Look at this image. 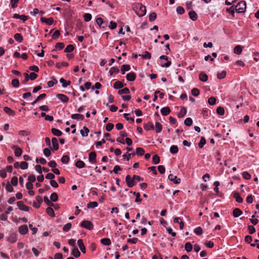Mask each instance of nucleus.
<instances>
[{
  "mask_svg": "<svg viewBox=\"0 0 259 259\" xmlns=\"http://www.w3.org/2000/svg\"><path fill=\"white\" fill-rule=\"evenodd\" d=\"M137 8L139 9V12L137 13V15L139 17H142L146 14V9L145 6L139 3L137 5Z\"/></svg>",
  "mask_w": 259,
  "mask_h": 259,
  "instance_id": "f257e3e1",
  "label": "nucleus"
},
{
  "mask_svg": "<svg viewBox=\"0 0 259 259\" xmlns=\"http://www.w3.org/2000/svg\"><path fill=\"white\" fill-rule=\"evenodd\" d=\"M246 9V3L245 2H241L236 6V11L238 13H243Z\"/></svg>",
  "mask_w": 259,
  "mask_h": 259,
  "instance_id": "f03ea898",
  "label": "nucleus"
},
{
  "mask_svg": "<svg viewBox=\"0 0 259 259\" xmlns=\"http://www.w3.org/2000/svg\"><path fill=\"white\" fill-rule=\"evenodd\" d=\"M81 227L84 228L88 230H91L94 228V225L92 223L89 221H83L80 224Z\"/></svg>",
  "mask_w": 259,
  "mask_h": 259,
  "instance_id": "7ed1b4c3",
  "label": "nucleus"
},
{
  "mask_svg": "<svg viewBox=\"0 0 259 259\" xmlns=\"http://www.w3.org/2000/svg\"><path fill=\"white\" fill-rule=\"evenodd\" d=\"M125 182L128 187H132L135 185L134 179H132L130 175H127L125 177Z\"/></svg>",
  "mask_w": 259,
  "mask_h": 259,
  "instance_id": "20e7f679",
  "label": "nucleus"
},
{
  "mask_svg": "<svg viewBox=\"0 0 259 259\" xmlns=\"http://www.w3.org/2000/svg\"><path fill=\"white\" fill-rule=\"evenodd\" d=\"M17 206L19 207L20 210L25 211H28L29 210V208L28 206L25 205L23 202L22 201H20L17 202Z\"/></svg>",
  "mask_w": 259,
  "mask_h": 259,
  "instance_id": "39448f33",
  "label": "nucleus"
},
{
  "mask_svg": "<svg viewBox=\"0 0 259 259\" xmlns=\"http://www.w3.org/2000/svg\"><path fill=\"white\" fill-rule=\"evenodd\" d=\"M168 179L169 180L172 181L175 184H178L181 183V179L178 178L177 176H174L172 174H170L168 177Z\"/></svg>",
  "mask_w": 259,
  "mask_h": 259,
  "instance_id": "423d86ee",
  "label": "nucleus"
},
{
  "mask_svg": "<svg viewBox=\"0 0 259 259\" xmlns=\"http://www.w3.org/2000/svg\"><path fill=\"white\" fill-rule=\"evenodd\" d=\"M35 199L36 200V202H33V206L38 208L40 207V205L42 202V198L39 195L36 196Z\"/></svg>",
  "mask_w": 259,
  "mask_h": 259,
  "instance_id": "0eeeda50",
  "label": "nucleus"
},
{
  "mask_svg": "<svg viewBox=\"0 0 259 259\" xmlns=\"http://www.w3.org/2000/svg\"><path fill=\"white\" fill-rule=\"evenodd\" d=\"M12 149L15 150L14 153L16 156L19 157L21 155L22 153V150L21 148L14 145L12 147Z\"/></svg>",
  "mask_w": 259,
  "mask_h": 259,
  "instance_id": "6e6552de",
  "label": "nucleus"
},
{
  "mask_svg": "<svg viewBox=\"0 0 259 259\" xmlns=\"http://www.w3.org/2000/svg\"><path fill=\"white\" fill-rule=\"evenodd\" d=\"M89 160L92 163H94L96 162V153L95 152H91L89 154Z\"/></svg>",
  "mask_w": 259,
  "mask_h": 259,
  "instance_id": "1a4fd4ad",
  "label": "nucleus"
},
{
  "mask_svg": "<svg viewBox=\"0 0 259 259\" xmlns=\"http://www.w3.org/2000/svg\"><path fill=\"white\" fill-rule=\"evenodd\" d=\"M40 20L42 22L45 23L48 25H52L54 23V19L53 18H47L45 17H41Z\"/></svg>",
  "mask_w": 259,
  "mask_h": 259,
  "instance_id": "9d476101",
  "label": "nucleus"
},
{
  "mask_svg": "<svg viewBox=\"0 0 259 259\" xmlns=\"http://www.w3.org/2000/svg\"><path fill=\"white\" fill-rule=\"evenodd\" d=\"M136 77V74L133 72H131L126 74V79L129 81H133L135 80Z\"/></svg>",
  "mask_w": 259,
  "mask_h": 259,
  "instance_id": "9b49d317",
  "label": "nucleus"
},
{
  "mask_svg": "<svg viewBox=\"0 0 259 259\" xmlns=\"http://www.w3.org/2000/svg\"><path fill=\"white\" fill-rule=\"evenodd\" d=\"M174 222L175 223H178V224L180 225V229L182 230L183 229L184 225V223L182 221V220L181 218H179V217L175 218L174 219Z\"/></svg>",
  "mask_w": 259,
  "mask_h": 259,
  "instance_id": "f8f14e48",
  "label": "nucleus"
},
{
  "mask_svg": "<svg viewBox=\"0 0 259 259\" xmlns=\"http://www.w3.org/2000/svg\"><path fill=\"white\" fill-rule=\"evenodd\" d=\"M57 97L63 103H67L69 101L68 97L63 94H58Z\"/></svg>",
  "mask_w": 259,
  "mask_h": 259,
  "instance_id": "ddd939ff",
  "label": "nucleus"
},
{
  "mask_svg": "<svg viewBox=\"0 0 259 259\" xmlns=\"http://www.w3.org/2000/svg\"><path fill=\"white\" fill-rule=\"evenodd\" d=\"M77 244L81 251L85 253V247L81 239H79L77 241Z\"/></svg>",
  "mask_w": 259,
  "mask_h": 259,
  "instance_id": "4468645a",
  "label": "nucleus"
},
{
  "mask_svg": "<svg viewBox=\"0 0 259 259\" xmlns=\"http://www.w3.org/2000/svg\"><path fill=\"white\" fill-rule=\"evenodd\" d=\"M19 233L21 234H25L28 232V228L26 225H23L19 227Z\"/></svg>",
  "mask_w": 259,
  "mask_h": 259,
  "instance_id": "2eb2a0df",
  "label": "nucleus"
},
{
  "mask_svg": "<svg viewBox=\"0 0 259 259\" xmlns=\"http://www.w3.org/2000/svg\"><path fill=\"white\" fill-rule=\"evenodd\" d=\"M17 240V235L15 233L11 234L8 238V241L10 243H13Z\"/></svg>",
  "mask_w": 259,
  "mask_h": 259,
  "instance_id": "dca6fc26",
  "label": "nucleus"
},
{
  "mask_svg": "<svg viewBox=\"0 0 259 259\" xmlns=\"http://www.w3.org/2000/svg\"><path fill=\"white\" fill-rule=\"evenodd\" d=\"M52 143L53 149L54 150H57L59 149V144L57 139L56 138H52Z\"/></svg>",
  "mask_w": 259,
  "mask_h": 259,
  "instance_id": "f3484780",
  "label": "nucleus"
},
{
  "mask_svg": "<svg viewBox=\"0 0 259 259\" xmlns=\"http://www.w3.org/2000/svg\"><path fill=\"white\" fill-rule=\"evenodd\" d=\"M189 15L190 18L193 21H195L198 18L197 13L194 11H190L189 12Z\"/></svg>",
  "mask_w": 259,
  "mask_h": 259,
  "instance_id": "a211bd4d",
  "label": "nucleus"
},
{
  "mask_svg": "<svg viewBox=\"0 0 259 259\" xmlns=\"http://www.w3.org/2000/svg\"><path fill=\"white\" fill-rule=\"evenodd\" d=\"M90 132L89 129L86 126H83V128L80 131V134L82 137H87Z\"/></svg>",
  "mask_w": 259,
  "mask_h": 259,
  "instance_id": "6ab92c4d",
  "label": "nucleus"
},
{
  "mask_svg": "<svg viewBox=\"0 0 259 259\" xmlns=\"http://www.w3.org/2000/svg\"><path fill=\"white\" fill-rule=\"evenodd\" d=\"M199 79L201 81H203V82H205L208 79V76H207V74L203 72H201L199 74Z\"/></svg>",
  "mask_w": 259,
  "mask_h": 259,
  "instance_id": "aec40b11",
  "label": "nucleus"
},
{
  "mask_svg": "<svg viewBox=\"0 0 259 259\" xmlns=\"http://www.w3.org/2000/svg\"><path fill=\"white\" fill-rule=\"evenodd\" d=\"M130 69V65L127 64L122 65L121 67V71L122 74H124L126 71H129Z\"/></svg>",
  "mask_w": 259,
  "mask_h": 259,
  "instance_id": "412c9836",
  "label": "nucleus"
},
{
  "mask_svg": "<svg viewBox=\"0 0 259 259\" xmlns=\"http://www.w3.org/2000/svg\"><path fill=\"white\" fill-rule=\"evenodd\" d=\"M51 132L54 135L58 137H60L62 135V132L61 131L55 128H52Z\"/></svg>",
  "mask_w": 259,
  "mask_h": 259,
  "instance_id": "4be33fe9",
  "label": "nucleus"
},
{
  "mask_svg": "<svg viewBox=\"0 0 259 259\" xmlns=\"http://www.w3.org/2000/svg\"><path fill=\"white\" fill-rule=\"evenodd\" d=\"M71 255L75 257H78L80 256V253L77 248L74 247L72 250Z\"/></svg>",
  "mask_w": 259,
  "mask_h": 259,
  "instance_id": "5701e85b",
  "label": "nucleus"
},
{
  "mask_svg": "<svg viewBox=\"0 0 259 259\" xmlns=\"http://www.w3.org/2000/svg\"><path fill=\"white\" fill-rule=\"evenodd\" d=\"M96 22L97 24L100 27L104 28L107 26V24H106L105 25H102L103 24L105 23V22L103 21L102 18L99 17L96 19Z\"/></svg>",
  "mask_w": 259,
  "mask_h": 259,
  "instance_id": "b1692460",
  "label": "nucleus"
},
{
  "mask_svg": "<svg viewBox=\"0 0 259 259\" xmlns=\"http://www.w3.org/2000/svg\"><path fill=\"white\" fill-rule=\"evenodd\" d=\"M170 112V110L168 107H163L161 109V113L163 116L168 115Z\"/></svg>",
  "mask_w": 259,
  "mask_h": 259,
  "instance_id": "393cba45",
  "label": "nucleus"
},
{
  "mask_svg": "<svg viewBox=\"0 0 259 259\" xmlns=\"http://www.w3.org/2000/svg\"><path fill=\"white\" fill-rule=\"evenodd\" d=\"M162 128V125L159 122H156L155 126H154L153 130H155L156 132L158 133L161 131Z\"/></svg>",
  "mask_w": 259,
  "mask_h": 259,
  "instance_id": "a878e982",
  "label": "nucleus"
},
{
  "mask_svg": "<svg viewBox=\"0 0 259 259\" xmlns=\"http://www.w3.org/2000/svg\"><path fill=\"white\" fill-rule=\"evenodd\" d=\"M242 213V211L239 208H235L233 211V215L234 217L237 218Z\"/></svg>",
  "mask_w": 259,
  "mask_h": 259,
  "instance_id": "bb28decb",
  "label": "nucleus"
},
{
  "mask_svg": "<svg viewBox=\"0 0 259 259\" xmlns=\"http://www.w3.org/2000/svg\"><path fill=\"white\" fill-rule=\"evenodd\" d=\"M60 82L61 83H62V87L64 88H66L68 85H70L71 83V82L69 80L66 81L63 78H61L60 79Z\"/></svg>",
  "mask_w": 259,
  "mask_h": 259,
  "instance_id": "cd10ccee",
  "label": "nucleus"
},
{
  "mask_svg": "<svg viewBox=\"0 0 259 259\" xmlns=\"http://www.w3.org/2000/svg\"><path fill=\"white\" fill-rule=\"evenodd\" d=\"M242 52V47L239 45L236 46L234 49V53L240 55Z\"/></svg>",
  "mask_w": 259,
  "mask_h": 259,
  "instance_id": "c85d7f7f",
  "label": "nucleus"
},
{
  "mask_svg": "<svg viewBox=\"0 0 259 259\" xmlns=\"http://www.w3.org/2000/svg\"><path fill=\"white\" fill-rule=\"evenodd\" d=\"M101 243L104 245H110L111 244V240L109 238H103L100 240Z\"/></svg>",
  "mask_w": 259,
  "mask_h": 259,
  "instance_id": "c756f323",
  "label": "nucleus"
},
{
  "mask_svg": "<svg viewBox=\"0 0 259 259\" xmlns=\"http://www.w3.org/2000/svg\"><path fill=\"white\" fill-rule=\"evenodd\" d=\"M187 113V110L185 107H182L181 109L180 112L178 114L179 118L183 117Z\"/></svg>",
  "mask_w": 259,
  "mask_h": 259,
  "instance_id": "7c9ffc66",
  "label": "nucleus"
},
{
  "mask_svg": "<svg viewBox=\"0 0 259 259\" xmlns=\"http://www.w3.org/2000/svg\"><path fill=\"white\" fill-rule=\"evenodd\" d=\"M71 118L75 119H80L82 120L84 118V116L83 115L80 114H73L71 116Z\"/></svg>",
  "mask_w": 259,
  "mask_h": 259,
  "instance_id": "2f4dec72",
  "label": "nucleus"
},
{
  "mask_svg": "<svg viewBox=\"0 0 259 259\" xmlns=\"http://www.w3.org/2000/svg\"><path fill=\"white\" fill-rule=\"evenodd\" d=\"M185 249L188 252L191 251L193 249L192 244L190 242H187L185 245Z\"/></svg>",
  "mask_w": 259,
  "mask_h": 259,
  "instance_id": "473e14b6",
  "label": "nucleus"
},
{
  "mask_svg": "<svg viewBox=\"0 0 259 259\" xmlns=\"http://www.w3.org/2000/svg\"><path fill=\"white\" fill-rule=\"evenodd\" d=\"M139 56L142 57L143 58L145 59H150L151 57V54L147 51H145L144 54H139Z\"/></svg>",
  "mask_w": 259,
  "mask_h": 259,
  "instance_id": "72a5a7b5",
  "label": "nucleus"
},
{
  "mask_svg": "<svg viewBox=\"0 0 259 259\" xmlns=\"http://www.w3.org/2000/svg\"><path fill=\"white\" fill-rule=\"evenodd\" d=\"M14 37L15 39L19 42H21L23 40V37L20 33H16Z\"/></svg>",
  "mask_w": 259,
  "mask_h": 259,
  "instance_id": "f704fd0d",
  "label": "nucleus"
},
{
  "mask_svg": "<svg viewBox=\"0 0 259 259\" xmlns=\"http://www.w3.org/2000/svg\"><path fill=\"white\" fill-rule=\"evenodd\" d=\"M75 166L79 168H81L85 166V163L81 160H78L75 163Z\"/></svg>",
  "mask_w": 259,
  "mask_h": 259,
  "instance_id": "c9c22d12",
  "label": "nucleus"
},
{
  "mask_svg": "<svg viewBox=\"0 0 259 259\" xmlns=\"http://www.w3.org/2000/svg\"><path fill=\"white\" fill-rule=\"evenodd\" d=\"M114 88L116 89H119L123 87V84L119 81H116L114 84Z\"/></svg>",
  "mask_w": 259,
  "mask_h": 259,
  "instance_id": "e433bc0d",
  "label": "nucleus"
},
{
  "mask_svg": "<svg viewBox=\"0 0 259 259\" xmlns=\"http://www.w3.org/2000/svg\"><path fill=\"white\" fill-rule=\"evenodd\" d=\"M145 151L142 148L138 147L136 149V154L138 156H142L144 154Z\"/></svg>",
  "mask_w": 259,
  "mask_h": 259,
  "instance_id": "4c0bfd02",
  "label": "nucleus"
},
{
  "mask_svg": "<svg viewBox=\"0 0 259 259\" xmlns=\"http://www.w3.org/2000/svg\"><path fill=\"white\" fill-rule=\"evenodd\" d=\"M234 197L235 198L236 201L238 203H241L243 201V199L241 197L238 193H235L234 194Z\"/></svg>",
  "mask_w": 259,
  "mask_h": 259,
  "instance_id": "58836bf2",
  "label": "nucleus"
},
{
  "mask_svg": "<svg viewBox=\"0 0 259 259\" xmlns=\"http://www.w3.org/2000/svg\"><path fill=\"white\" fill-rule=\"evenodd\" d=\"M51 200L53 202H56L58 199V196L56 193H53L50 196Z\"/></svg>",
  "mask_w": 259,
  "mask_h": 259,
  "instance_id": "ea45409f",
  "label": "nucleus"
},
{
  "mask_svg": "<svg viewBox=\"0 0 259 259\" xmlns=\"http://www.w3.org/2000/svg\"><path fill=\"white\" fill-rule=\"evenodd\" d=\"M130 93V90L128 88H125L118 91V94L119 95L121 94H128Z\"/></svg>",
  "mask_w": 259,
  "mask_h": 259,
  "instance_id": "a19ab883",
  "label": "nucleus"
},
{
  "mask_svg": "<svg viewBox=\"0 0 259 259\" xmlns=\"http://www.w3.org/2000/svg\"><path fill=\"white\" fill-rule=\"evenodd\" d=\"M74 49V47L72 45H68L65 48L64 51L66 53H70L72 52Z\"/></svg>",
  "mask_w": 259,
  "mask_h": 259,
  "instance_id": "79ce46f5",
  "label": "nucleus"
},
{
  "mask_svg": "<svg viewBox=\"0 0 259 259\" xmlns=\"http://www.w3.org/2000/svg\"><path fill=\"white\" fill-rule=\"evenodd\" d=\"M152 162L154 164H157L160 162V158L157 155H154L152 157Z\"/></svg>",
  "mask_w": 259,
  "mask_h": 259,
  "instance_id": "37998d69",
  "label": "nucleus"
},
{
  "mask_svg": "<svg viewBox=\"0 0 259 259\" xmlns=\"http://www.w3.org/2000/svg\"><path fill=\"white\" fill-rule=\"evenodd\" d=\"M170 152L172 154H176L178 152V148L177 146L172 145L170 148Z\"/></svg>",
  "mask_w": 259,
  "mask_h": 259,
  "instance_id": "c03bdc74",
  "label": "nucleus"
},
{
  "mask_svg": "<svg viewBox=\"0 0 259 259\" xmlns=\"http://www.w3.org/2000/svg\"><path fill=\"white\" fill-rule=\"evenodd\" d=\"M98 206V203L96 201L91 202L88 204L87 207L88 208H94Z\"/></svg>",
  "mask_w": 259,
  "mask_h": 259,
  "instance_id": "a18cd8bd",
  "label": "nucleus"
},
{
  "mask_svg": "<svg viewBox=\"0 0 259 259\" xmlns=\"http://www.w3.org/2000/svg\"><path fill=\"white\" fill-rule=\"evenodd\" d=\"M51 207V206H50L47 208L46 212L49 215L53 217L55 215L54 211L53 208Z\"/></svg>",
  "mask_w": 259,
  "mask_h": 259,
  "instance_id": "49530a36",
  "label": "nucleus"
},
{
  "mask_svg": "<svg viewBox=\"0 0 259 259\" xmlns=\"http://www.w3.org/2000/svg\"><path fill=\"white\" fill-rule=\"evenodd\" d=\"M44 201L47 204V205L49 206H54L55 205L53 203H52L50 200L49 199L48 197L47 196H45L44 198Z\"/></svg>",
  "mask_w": 259,
  "mask_h": 259,
  "instance_id": "de8ad7c7",
  "label": "nucleus"
},
{
  "mask_svg": "<svg viewBox=\"0 0 259 259\" xmlns=\"http://www.w3.org/2000/svg\"><path fill=\"white\" fill-rule=\"evenodd\" d=\"M52 79L53 80L48 82V85L49 88L52 87L55 84H56L58 82L57 79L54 77H53Z\"/></svg>",
  "mask_w": 259,
  "mask_h": 259,
  "instance_id": "09e8293b",
  "label": "nucleus"
},
{
  "mask_svg": "<svg viewBox=\"0 0 259 259\" xmlns=\"http://www.w3.org/2000/svg\"><path fill=\"white\" fill-rule=\"evenodd\" d=\"M217 113L220 115H223L225 113V110L223 107H219L217 109Z\"/></svg>",
  "mask_w": 259,
  "mask_h": 259,
  "instance_id": "8fccbe9b",
  "label": "nucleus"
},
{
  "mask_svg": "<svg viewBox=\"0 0 259 259\" xmlns=\"http://www.w3.org/2000/svg\"><path fill=\"white\" fill-rule=\"evenodd\" d=\"M92 15L90 13H85L83 15L84 21L86 22L90 21L92 19Z\"/></svg>",
  "mask_w": 259,
  "mask_h": 259,
  "instance_id": "3c124183",
  "label": "nucleus"
},
{
  "mask_svg": "<svg viewBox=\"0 0 259 259\" xmlns=\"http://www.w3.org/2000/svg\"><path fill=\"white\" fill-rule=\"evenodd\" d=\"M206 143V140L204 137H201L199 143H198V147L202 148Z\"/></svg>",
  "mask_w": 259,
  "mask_h": 259,
  "instance_id": "603ef678",
  "label": "nucleus"
},
{
  "mask_svg": "<svg viewBox=\"0 0 259 259\" xmlns=\"http://www.w3.org/2000/svg\"><path fill=\"white\" fill-rule=\"evenodd\" d=\"M119 72V69L117 68H116V67H111L109 70V73H110V75H112L114 73H118Z\"/></svg>",
  "mask_w": 259,
  "mask_h": 259,
  "instance_id": "864d4df0",
  "label": "nucleus"
},
{
  "mask_svg": "<svg viewBox=\"0 0 259 259\" xmlns=\"http://www.w3.org/2000/svg\"><path fill=\"white\" fill-rule=\"evenodd\" d=\"M156 16H157L155 12H152V13H150L149 16V21L151 22L153 21L154 20H155L156 19Z\"/></svg>",
  "mask_w": 259,
  "mask_h": 259,
  "instance_id": "5fc2aeb1",
  "label": "nucleus"
},
{
  "mask_svg": "<svg viewBox=\"0 0 259 259\" xmlns=\"http://www.w3.org/2000/svg\"><path fill=\"white\" fill-rule=\"evenodd\" d=\"M194 233L198 235H200L203 233V231L200 227H198L194 229Z\"/></svg>",
  "mask_w": 259,
  "mask_h": 259,
  "instance_id": "6e6d98bb",
  "label": "nucleus"
},
{
  "mask_svg": "<svg viewBox=\"0 0 259 259\" xmlns=\"http://www.w3.org/2000/svg\"><path fill=\"white\" fill-rule=\"evenodd\" d=\"M192 122V119L190 117L187 118L184 121V123L187 126H191Z\"/></svg>",
  "mask_w": 259,
  "mask_h": 259,
  "instance_id": "4d7b16f0",
  "label": "nucleus"
},
{
  "mask_svg": "<svg viewBox=\"0 0 259 259\" xmlns=\"http://www.w3.org/2000/svg\"><path fill=\"white\" fill-rule=\"evenodd\" d=\"M12 85L14 88H18L19 86V81L17 79H14L12 81Z\"/></svg>",
  "mask_w": 259,
  "mask_h": 259,
  "instance_id": "13d9d810",
  "label": "nucleus"
},
{
  "mask_svg": "<svg viewBox=\"0 0 259 259\" xmlns=\"http://www.w3.org/2000/svg\"><path fill=\"white\" fill-rule=\"evenodd\" d=\"M226 72L223 71L221 72H218L217 74V77L219 79H222L226 76Z\"/></svg>",
  "mask_w": 259,
  "mask_h": 259,
  "instance_id": "bf43d9fd",
  "label": "nucleus"
},
{
  "mask_svg": "<svg viewBox=\"0 0 259 259\" xmlns=\"http://www.w3.org/2000/svg\"><path fill=\"white\" fill-rule=\"evenodd\" d=\"M71 227V224L70 223H68L66 224L63 228V230L64 232H68Z\"/></svg>",
  "mask_w": 259,
  "mask_h": 259,
  "instance_id": "052dcab7",
  "label": "nucleus"
},
{
  "mask_svg": "<svg viewBox=\"0 0 259 259\" xmlns=\"http://www.w3.org/2000/svg\"><path fill=\"white\" fill-rule=\"evenodd\" d=\"M4 110L6 113H7L9 115L13 114L14 112H13V110L8 107H4Z\"/></svg>",
  "mask_w": 259,
  "mask_h": 259,
  "instance_id": "680f3d73",
  "label": "nucleus"
},
{
  "mask_svg": "<svg viewBox=\"0 0 259 259\" xmlns=\"http://www.w3.org/2000/svg\"><path fill=\"white\" fill-rule=\"evenodd\" d=\"M11 183L12 185L16 186L18 184V178L16 177H13L11 179Z\"/></svg>",
  "mask_w": 259,
  "mask_h": 259,
  "instance_id": "e2e57ef3",
  "label": "nucleus"
},
{
  "mask_svg": "<svg viewBox=\"0 0 259 259\" xmlns=\"http://www.w3.org/2000/svg\"><path fill=\"white\" fill-rule=\"evenodd\" d=\"M191 94L194 96H197L199 95V90L197 89V88H193L192 90H191Z\"/></svg>",
  "mask_w": 259,
  "mask_h": 259,
  "instance_id": "0e129e2a",
  "label": "nucleus"
},
{
  "mask_svg": "<svg viewBox=\"0 0 259 259\" xmlns=\"http://www.w3.org/2000/svg\"><path fill=\"white\" fill-rule=\"evenodd\" d=\"M61 161L63 163H67L69 160V157L67 155H64L61 158Z\"/></svg>",
  "mask_w": 259,
  "mask_h": 259,
  "instance_id": "69168bd1",
  "label": "nucleus"
},
{
  "mask_svg": "<svg viewBox=\"0 0 259 259\" xmlns=\"http://www.w3.org/2000/svg\"><path fill=\"white\" fill-rule=\"evenodd\" d=\"M55 47L57 49L61 50L64 47V44L63 42H58L56 44Z\"/></svg>",
  "mask_w": 259,
  "mask_h": 259,
  "instance_id": "338daca9",
  "label": "nucleus"
},
{
  "mask_svg": "<svg viewBox=\"0 0 259 259\" xmlns=\"http://www.w3.org/2000/svg\"><path fill=\"white\" fill-rule=\"evenodd\" d=\"M28 164L25 161H22L20 164V167L22 169H26L28 168Z\"/></svg>",
  "mask_w": 259,
  "mask_h": 259,
  "instance_id": "774afa93",
  "label": "nucleus"
}]
</instances>
